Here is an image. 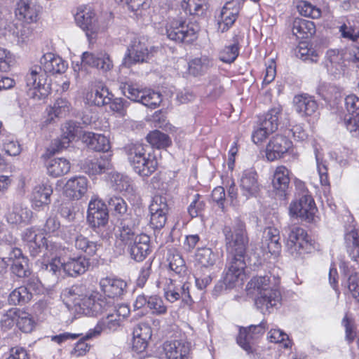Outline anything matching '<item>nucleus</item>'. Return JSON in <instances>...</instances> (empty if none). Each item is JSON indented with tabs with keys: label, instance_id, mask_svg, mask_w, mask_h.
<instances>
[{
	"label": "nucleus",
	"instance_id": "1",
	"mask_svg": "<svg viewBox=\"0 0 359 359\" xmlns=\"http://www.w3.org/2000/svg\"><path fill=\"white\" fill-rule=\"evenodd\" d=\"M227 250L230 255L227 271L223 283L227 288L236 286L243 280L245 268V255L248 244V238L245 224L238 222L233 226H226L223 229Z\"/></svg>",
	"mask_w": 359,
	"mask_h": 359
},
{
	"label": "nucleus",
	"instance_id": "2",
	"mask_svg": "<svg viewBox=\"0 0 359 359\" xmlns=\"http://www.w3.org/2000/svg\"><path fill=\"white\" fill-rule=\"evenodd\" d=\"M279 280L275 276H259L253 277L248 283V289H253L255 305L264 314L270 313L281 301L278 288Z\"/></svg>",
	"mask_w": 359,
	"mask_h": 359
},
{
	"label": "nucleus",
	"instance_id": "3",
	"mask_svg": "<svg viewBox=\"0 0 359 359\" xmlns=\"http://www.w3.org/2000/svg\"><path fill=\"white\" fill-rule=\"evenodd\" d=\"M81 287L73 286L66 292L72 297L75 306H79V310L83 314L90 316H97L104 314V311L110 309L109 299L102 297L98 292H92L88 295L83 296L79 294Z\"/></svg>",
	"mask_w": 359,
	"mask_h": 359
},
{
	"label": "nucleus",
	"instance_id": "4",
	"mask_svg": "<svg viewBox=\"0 0 359 359\" xmlns=\"http://www.w3.org/2000/svg\"><path fill=\"white\" fill-rule=\"evenodd\" d=\"M128 158L136 173L148 177L158 168V162L154 155H146L145 149L141 144H131L128 148Z\"/></svg>",
	"mask_w": 359,
	"mask_h": 359
},
{
	"label": "nucleus",
	"instance_id": "5",
	"mask_svg": "<svg viewBox=\"0 0 359 359\" xmlns=\"http://www.w3.org/2000/svg\"><path fill=\"white\" fill-rule=\"evenodd\" d=\"M29 95L34 99L41 100L48 96L50 92V83L48 76L36 65L30 68L25 78Z\"/></svg>",
	"mask_w": 359,
	"mask_h": 359
},
{
	"label": "nucleus",
	"instance_id": "6",
	"mask_svg": "<svg viewBox=\"0 0 359 359\" xmlns=\"http://www.w3.org/2000/svg\"><path fill=\"white\" fill-rule=\"evenodd\" d=\"M199 31L198 25L179 20H173L165 27V34L168 38L178 43H191L197 38Z\"/></svg>",
	"mask_w": 359,
	"mask_h": 359
},
{
	"label": "nucleus",
	"instance_id": "7",
	"mask_svg": "<svg viewBox=\"0 0 359 359\" xmlns=\"http://www.w3.org/2000/svg\"><path fill=\"white\" fill-rule=\"evenodd\" d=\"M287 250L297 257L312 250V243L306 231L300 227L289 228L285 243Z\"/></svg>",
	"mask_w": 359,
	"mask_h": 359
},
{
	"label": "nucleus",
	"instance_id": "8",
	"mask_svg": "<svg viewBox=\"0 0 359 359\" xmlns=\"http://www.w3.org/2000/svg\"><path fill=\"white\" fill-rule=\"evenodd\" d=\"M121 88L128 99L141 102L148 107L156 108L161 102V95L151 89L140 88L137 85L130 83H124Z\"/></svg>",
	"mask_w": 359,
	"mask_h": 359
},
{
	"label": "nucleus",
	"instance_id": "9",
	"mask_svg": "<svg viewBox=\"0 0 359 359\" xmlns=\"http://www.w3.org/2000/svg\"><path fill=\"white\" fill-rule=\"evenodd\" d=\"M156 286L163 290L164 297L170 302H175L180 299L187 304L191 302L189 283L179 284L171 278L161 277L156 281Z\"/></svg>",
	"mask_w": 359,
	"mask_h": 359
},
{
	"label": "nucleus",
	"instance_id": "10",
	"mask_svg": "<svg viewBox=\"0 0 359 359\" xmlns=\"http://www.w3.org/2000/svg\"><path fill=\"white\" fill-rule=\"evenodd\" d=\"M74 18L77 25L86 32V34L90 41L95 38L96 34L100 31V27L97 22L95 13L91 7L86 5L79 6Z\"/></svg>",
	"mask_w": 359,
	"mask_h": 359
},
{
	"label": "nucleus",
	"instance_id": "11",
	"mask_svg": "<svg viewBox=\"0 0 359 359\" xmlns=\"http://www.w3.org/2000/svg\"><path fill=\"white\" fill-rule=\"evenodd\" d=\"M22 238L33 257L37 256L42 248H45L47 251L55 250L57 252L59 249V245L52 241H48L43 233L33 228L26 229Z\"/></svg>",
	"mask_w": 359,
	"mask_h": 359
},
{
	"label": "nucleus",
	"instance_id": "12",
	"mask_svg": "<svg viewBox=\"0 0 359 359\" xmlns=\"http://www.w3.org/2000/svg\"><path fill=\"white\" fill-rule=\"evenodd\" d=\"M105 316L102 317L97 323L93 329L89 331L84 335L86 339H91L98 337L102 332H116L121 324V320L117 315H115L112 311H104Z\"/></svg>",
	"mask_w": 359,
	"mask_h": 359
},
{
	"label": "nucleus",
	"instance_id": "13",
	"mask_svg": "<svg viewBox=\"0 0 359 359\" xmlns=\"http://www.w3.org/2000/svg\"><path fill=\"white\" fill-rule=\"evenodd\" d=\"M316 212L315 202L310 195H303L297 201L290 204V213L292 216L311 222Z\"/></svg>",
	"mask_w": 359,
	"mask_h": 359
},
{
	"label": "nucleus",
	"instance_id": "14",
	"mask_svg": "<svg viewBox=\"0 0 359 359\" xmlns=\"http://www.w3.org/2000/svg\"><path fill=\"white\" fill-rule=\"evenodd\" d=\"M151 52L148 49V45L145 41L135 39L130 46L128 48L123 65L130 67L132 65L137 62H147L149 59Z\"/></svg>",
	"mask_w": 359,
	"mask_h": 359
},
{
	"label": "nucleus",
	"instance_id": "15",
	"mask_svg": "<svg viewBox=\"0 0 359 359\" xmlns=\"http://www.w3.org/2000/svg\"><path fill=\"white\" fill-rule=\"evenodd\" d=\"M41 10V6L32 0H20L15 13L19 20L32 23L37 21Z\"/></svg>",
	"mask_w": 359,
	"mask_h": 359
},
{
	"label": "nucleus",
	"instance_id": "16",
	"mask_svg": "<svg viewBox=\"0 0 359 359\" xmlns=\"http://www.w3.org/2000/svg\"><path fill=\"white\" fill-rule=\"evenodd\" d=\"M63 271L69 276L84 273L90 266L89 261L83 256L72 257L65 249L63 255Z\"/></svg>",
	"mask_w": 359,
	"mask_h": 359
},
{
	"label": "nucleus",
	"instance_id": "17",
	"mask_svg": "<svg viewBox=\"0 0 359 359\" xmlns=\"http://www.w3.org/2000/svg\"><path fill=\"white\" fill-rule=\"evenodd\" d=\"M292 146V143L286 137L276 135L273 137L266 146V157L273 161L283 156Z\"/></svg>",
	"mask_w": 359,
	"mask_h": 359
},
{
	"label": "nucleus",
	"instance_id": "18",
	"mask_svg": "<svg viewBox=\"0 0 359 359\" xmlns=\"http://www.w3.org/2000/svg\"><path fill=\"white\" fill-rule=\"evenodd\" d=\"M241 194L248 199L256 197L260 191V186L257 180V174L253 170H245L240 180Z\"/></svg>",
	"mask_w": 359,
	"mask_h": 359
},
{
	"label": "nucleus",
	"instance_id": "19",
	"mask_svg": "<svg viewBox=\"0 0 359 359\" xmlns=\"http://www.w3.org/2000/svg\"><path fill=\"white\" fill-rule=\"evenodd\" d=\"M101 291L113 300L115 297H121L126 292L127 283L119 278L105 277L100 279L99 283Z\"/></svg>",
	"mask_w": 359,
	"mask_h": 359
},
{
	"label": "nucleus",
	"instance_id": "20",
	"mask_svg": "<svg viewBox=\"0 0 359 359\" xmlns=\"http://www.w3.org/2000/svg\"><path fill=\"white\" fill-rule=\"evenodd\" d=\"M88 190V180L83 176L72 177L64 187L65 195L73 200L81 198Z\"/></svg>",
	"mask_w": 359,
	"mask_h": 359
},
{
	"label": "nucleus",
	"instance_id": "21",
	"mask_svg": "<svg viewBox=\"0 0 359 359\" xmlns=\"http://www.w3.org/2000/svg\"><path fill=\"white\" fill-rule=\"evenodd\" d=\"M261 248L264 253L277 255L281 249L279 231L273 227L266 228L262 236Z\"/></svg>",
	"mask_w": 359,
	"mask_h": 359
},
{
	"label": "nucleus",
	"instance_id": "22",
	"mask_svg": "<svg viewBox=\"0 0 359 359\" xmlns=\"http://www.w3.org/2000/svg\"><path fill=\"white\" fill-rule=\"evenodd\" d=\"M40 65L41 69L47 74H62L65 72L67 65L59 56L48 53L44 54L40 59Z\"/></svg>",
	"mask_w": 359,
	"mask_h": 359
},
{
	"label": "nucleus",
	"instance_id": "23",
	"mask_svg": "<svg viewBox=\"0 0 359 359\" xmlns=\"http://www.w3.org/2000/svg\"><path fill=\"white\" fill-rule=\"evenodd\" d=\"M240 6L236 1H228L223 6L219 19V28L226 31L235 22L239 13Z\"/></svg>",
	"mask_w": 359,
	"mask_h": 359
},
{
	"label": "nucleus",
	"instance_id": "24",
	"mask_svg": "<svg viewBox=\"0 0 359 359\" xmlns=\"http://www.w3.org/2000/svg\"><path fill=\"white\" fill-rule=\"evenodd\" d=\"M149 237L146 234L138 235L133 244L127 248L130 257L136 262H142L150 252Z\"/></svg>",
	"mask_w": 359,
	"mask_h": 359
},
{
	"label": "nucleus",
	"instance_id": "25",
	"mask_svg": "<svg viewBox=\"0 0 359 359\" xmlns=\"http://www.w3.org/2000/svg\"><path fill=\"white\" fill-rule=\"evenodd\" d=\"M163 350L168 359H184L189 353L190 344L184 339L167 341Z\"/></svg>",
	"mask_w": 359,
	"mask_h": 359
},
{
	"label": "nucleus",
	"instance_id": "26",
	"mask_svg": "<svg viewBox=\"0 0 359 359\" xmlns=\"http://www.w3.org/2000/svg\"><path fill=\"white\" fill-rule=\"evenodd\" d=\"M110 168L111 163L109 159L102 156L88 158L81 165V169L89 175L102 174Z\"/></svg>",
	"mask_w": 359,
	"mask_h": 359
},
{
	"label": "nucleus",
	"instance_id": "27",
	"mask_svg": "<svg viewBox=\"0 0 359 359\" xmlns=\"http://www.w3.org/2000/svg\"><path fill=\"white\" fill-rule=\"evenodd\" d=\"M32 212L22 204H14L8 211L6 217L9 224H27L32 218Z\"/></svg>",
	"mask_w": 359,
	"mask_h": 359
},
{
	"label": "nucleus",
	"instance_id": "28",
	"mask_svg": "<svg viewBox=\"0 0 359 359\" xmlns=\"http://www.w3.org/2000/svg\"><path fill=\"white\" fill-rule=\"evenodd\" d=\"M71 104L65 98H59L55 100L53 106L47 109V117L44 121L45 125H48L55 121L56 118L65 116L71 110Z\"/></svg>",
	"mask_w": 359,
	"mask_h": 359
},
{
	"label": "nucleus",
	"instance_id": "29",
	"mask_svg": "<svg viewBox=\"0 0 359 359\" xmlns=\"http://www.w3.org/2000/svg\"><path fill=\"white\" fill-rule=\"evenodd\" d=\"M294 109L302 116H311L318 109L316 100L308 95H298L294 97Z\"/></svg>",
	"mask_w": 359,
	"mask_h": 359
},
{
	"label": "nucleus",
	"instance_id": "30",
	"mask_svg": "<svg viewBox=\"0 0 359 359\" xmlns=\"http://www.w3.org/2000/svg\"><path fill=\"white\" fill-rule=\"evenodd\" d=\"M327 59L326 67L330 74L335 78L344 76L346 67L341 56L336 50H330L327 52Z\"/></svg>",
	"mask_w": 359,
	"mask_h": 359
},
{
	"label": "nucleus",
	"instance_id": "31",
	"mask_svg": "<svg viewBox=\"0 0 359 359\" xmlns=\"http://www.w3.org/2000/svg\"><path fill=\"white\" fill-rule=\"evenodd\" d=\"M53 194V189L48 184L36 185L32 194V202L33 206L41 208L48 205L50 203V196Z\"/></svg>",
	"mask_w": 359,
	"mask_h": 359
},
{
	"label": "nucleus",
	"instance_id": "32",
	"mask_svg": "<svg viewBox=\"0 0 359 359\" xmlns=\"http://www.w3.org/2000/svg\"><path fill=\"white\" fill-rule=\"evenodd\" d=\"M109 182L114 190L123 192L127 195H133L134 192L132 182L127 176L118 172L109 175Z\"/></svg>",
	"mask_w": 359,
	"mask_h": 359
},
{
	"label": "nucleus",
	"instance_id": "33",
	"mask_svg": "<svg viewBox=\"0 0 359 359\" xmlns=\"http://www.w3.org/2000/svg\"><path fill=\"white\" fill-rule=\"evenodd\" d=\"M83 140L89 148L95 151H107L110 148L109 140L101 134L86 132L83 134Z\"/></svg>",
	"mask_w": 359,
	"mask_h": 359
},
{
	"label": "nucleus",
	"instance_id": "34",
	"mask_svg": "<svg viewBox=\"0 0 359 359\" xmlns=\"http://www.w3.org/2000/svg\"><path fill=\"white\" fill-rule=\"evenodd\" d=\"M316 32L315 24L310 20L295 18L292 23V33L298 39H306Z\"/></svg>",
	"mask_w": 359,
	"mask_h": 359
},
{
	"label": "nucleus",
	"instance_id": "35",
	"mask_svg": "<svg viewBox=\"0 0 359 359\" xmlns=\"http://www.w3.org/2000/svg\"><path fill=\"white\" fill-rule=\"evenodd\" d=\"M70 162L65 158L50 159L47 164V172L53 177H59L70 171Z\"/></svg>",
	"mask_w": 359,
	"mask_h": 359
},
{
	"label": "nucleus",
	"instance_id": "36",
	"mask_svg": "<svg viewBox=\"0 0 359 359\" xmlns=\"http://www.w3.org/2000/svg\"><path fill=\"white\" fill-rule=\"evenodd\" d=\"M290 170L285 166H278L273 173V187L281 192H285L290 185Z\"/></svg>",
	"mask_w": 359,
	"mask_h": 359
},
{
	"label": "nucleus",
	"instance_id": "37",
	"mask_svg": "<svg viewBox=\"0 0 359 359\" xmlns=\"http://www.w3.org/2000/svg\"><path fill=\"white\" fill-rule=\"evenodd\" d=\"M112 97L113 95L109 92L108 88L102 86H98L86 95L88 103L97 106L107 104Z\"/></svg>",
	"mask_w": 359,
	"mask_h": 359
},
{
	"label": "nucleus",
	"instance_id": "38",
	"mask_svg": "<svg viewBox=\"0 0 359 359\" xmlns=\"http://www.w3.org/2000/svg\"><path fill=\"white\" fill-rule=\"evenodd\" d=\"M280 113L279 107L271 109L260 118L259 125L270 133L275 132L278 129Z\"/></svg>",
	"mask_w": 359,
	"mask_h": 359
},
{
	"label": "nucleus",
	"instance_id": "39",
	"mask_svg": "<svg viewBox=\"0 0 359 359\" xmlns=\"http://www.w3.org/2000/svg\"><path fill=\"white\" fill-rule=\"evenodd\" d=\"M48 252H50V255H54V257L51 258L50 261L48 264H44L45 269L51 272L53 275L59 276L61 274L62 271H63V260H61L60 257H63L65 248H62L59 245V249L57 252H55V250Z\"/></svg>",
	"mask_w": 359,
	"mask_h": 359
},
{
	"label": "nucleus",
	"instance_id": "40",
	"mask_svg": "<svg viewBox=\"0 0 359 359\" xmlns=\"http://www.w3.org/2000/svg\"><path fill=\"white\" fill-rule=\"evenodd\" d=\"M74 246L77 250L89 256L95 255L100 248L97 242L90 241L83 235H79L75 238Z\"/></svg>",
	"mask_w": 359,
	"mask_h": 359
},
{
	"label": "nucleus",
	"instance_id": "41",
	"mask_svg": "<svg viewBox=\"0 0 359 359\" xmlns=\"http://www.w3.org/2000/svg\"><path fill=\"white\" fill-rule=\"evenodd\" d=\"M137 236L138 235L135 234L134 230L131 227L122 222L119 227L118 232L116 233V242L119 245L128 248L130 245L134 243Z\"/></svg>",
	"mask_w": 359,
	"mask_h": 359
},
{
	"label": "nucleus",
	"instance_id": "42",
	"mask_svg": "<svg viewBox=\"0 0 359 359\" xmlns=\"http://www.w3.org/2000/svg\"><path fill=\"white\" fill-rule=\"evenodd\" d=\"M348 252L352 259L359 262V235L355 230H352L345 235Z\"/></svg>",
	"mask_w": 359,
	"mask_h": 359
},
{
	"label": "nucleus",
	"instance_id": "43",
	"mask_svg": "<svg viewBox=\"0 0 359 359\" xmlns=\"http://www.w3.org/2000/svg\"><path fill=\"white\" fill-rule=\"evenodd\" d=\"M32 294L25 286H20L13 290L8 297V302L11 305L23 304L32 299Z\"/></svg>",
	"mask_w": 359,
	"mask_h": 359
},
{
	"label": "nucleus",
	"instance_id": "44",
	"mask_svg": "<svg viewBox=\"0 0 359 359\" xmlns=\"http://www.w3.org/2000/svg\"><path fill=\"white\" fill-rule=\"evenodd\" d=\"M254 335L249 330V327H241L236 341L238 344L247 353H250L254 351Z\"/></svg>",
	"mask_w": 359,
	"mask_h": 359
},
{
	"label": "nucleus",
	"instance_id": "45",
	"mask_svg": "<svg viewBox=\"0 0 359 359\" xmlns=\"http://www.w3.org/2000/svg\"><path fill=\"white\" fill-rule=\"evenodd\" d=\"M212 65V60L204 55L192 60L189 62V68L190 73L196 76L205 72Z\"/></svg>",
	"mask_w": 359,
	"mask_h": 359
},
{
	"label": "nucleus",
	"instance_id": "46",
	"mask_svg": "<svg viewBox=\"0 0 359 359\" xmlns=\"http://www.w3.org/2000/svg\"><path fill=\"white\" fill-rule=\"evenodd\" d=\"M196 260L202 267L212 266L216 261V255L208 248H198L196 253Z\"/></svg>",
	"mask_w": 359,
	"mask_h": 359
},
{
	"label": "nucleus",
	"instance_id": "47",
	"mask_svg": "<svg viewBox=\"0 0 359 359\" xmlns=\"http://www.w3.org/2000/svg\"><path fill=\"white\" fill-rule=\"evenodd\" d=\"M147 140L152 147L158 149L165 148L171 143L168 135L158 130H154L149 133L147 136Z\"/></svg>",
	"mask_w": 359,
	"mask_h": 359
},
{
	"label": "nucleus",
	"instance_id": "48",
	"mask_svg": "<svg viewBox=\"0 0 359 359\" xmlns=\"http://www.w3.org/2000/svg\"><path fill=\"white\" fill-rule=\"evenodd\" d=\"M182 6L190 15H201L207 8V0H184Z\"/></svg>",
	"mask_w": 359,
	"mask_h": 359
},
{
	"label": "nucleus",
	"instance_id": "49",
	"mask_svg": "<svg viewBox=\"0 0 359 359\" xmlns=\"http://www.w3.org/2000/svg\"><path fill=\"white\" fill-rule=\"evenodd\" d=\"M341 36L352 42H359V28L348 21L339 27Z\"/></svg>",
	"mask_w": 359,
	"mask_h": 359
},
{
	"label": "nucleus",
	"instance_id": "50",
	"mask_svg": "<svg viewBox=\"0 0 359 359\" xmlns=\"http://www.w3.org/2000/svg\"><path fill=\"white\" fill-rule=\"evenodd\" d=\"M297 9L299 13L305 17L317 19L321 16L320 9L306 1H299Z\"/></svg>",
	"mask_w": 359,
	"mask_h": 359
},
{
	"label": "nucleus",
	"instance_id": "51",
	"mask_svg": "<svg viewBox=\"0 0 359 359\" xmlns=\"http://www.w3.org/2000/svg\"><path fill=\"white\" fill-rule=\"evenodd\" d=\"M79 130V127L76 126V123L73 121H68L64 124L62 128V147H66V144H68L72 140L74 139V137L77 135Z\"/></svg>",
	"mask_w": 359,
	"mask_h": 359
},
{
	"label": "nucleus",
	"instance_id": "52",
	"mask_svg": "<svg viewBox=\"0 0 359 359\" xmlns=\"http://www.w3.org/2000/svg\"><path fill=\"white\" fill-rule=\"evenodd\" d=\"M16 325L20 330L28 333L33 330L34 321L29 313L19 309Z\"/></svg>",
	"mask_w": 359,
	"mask_h": 359
},
{
	"label": "nucleus",
	"instance_id": "53",
	"mask_svg": "<svg viewBox=\"0 0 359 359\" xmlns=\"http://www.w3.org/2000/svg\"><path fill=\"white\" fill-rule=\"evenodd\" d=\"M297 56L302 60H309L311 62H317L318 60V53L306 42H301L297 48Z\"/></svg>",
	"mask_w": 359,
	"mask_h": 359
},
{
	"label": "nucleus",
	"instance_id": "54",
	"mask_svg": "<svg viewBox=\"0 0 359 359\" xmlns=\"http://www.w3.org/2000/svg\"><path fill=\"white\" fill-rule=\"evenodd\" d=\"M170 269L176 273H181L186 269L185 262L182 256L177 252H170L168 257Z\"/></svg>",
	"mask_w": 359,
	"mask_h": 359
},
{
	"label": "nucleus",
	"instance_id": "55",
	"mask_svg": "<svg viewBox=\"0 0 359 359\" xmlns=\"http://www.w3.org/2000/svg\"><path fill=\"white\" fill-rule=\"evenodd\" d=\"M148 308L152 311L155 315H163L167 312V307L164 304L163 300L156 296H150L148 299Z\"/></svg>",
	"mask_w": 359,
	"mask_h": 359
},
{
	"label": "nucleus",
	"instance_id": "56",
	"mask_svg": "<svg viewBox=\"0 0 359 359\" xmlns=\"http://www.w3.org/2000/svg\"><path fill=\"white\" fill-rule=\"evenodd\" d=\"M238 55V46L237 43L226 46L220 52L219 58L226 63L233 62Z\"/></svg>",
	"mask_w": 359,
	"mask_h": 359
},
{
	"label": "nucleus",
	"instance_id": "57",
	"mask_svg": "<svg viewBox=\"0 0 359 359\" xmlns=\"http://www.w3.org/2000/svg\"><path fill=\"white\" fill-rule=\"evenodd\" d=\"M205 208V202L201 199L198 194L194 196L193 201L188 207L189 214L191 217H196L201 215Z\"/></svg>",
	"mask_w": 359,
	"mask_h": 359
},
{
	"label": "nucleus",
	"instance_id": "58",
	"mask_svg": "<svg viewBox=\"0 0 359 359\" xmlns=\"http://www.w3.org/2000/svg\"><path fill=\"white\" fill-rule=\"evenodd\" d=\"M346 115L355 116L359 118V97L355 95H349L345 98Z\"/></svg>",
	"mask_w": 359,
	"mask_h": 359
},
{
	"label": "nucleus",
	"instance_id": "59",
	"mask_svg": "<svg viewBox=\"0 0 359 359\" xmlns=\"http://www.w3.org/2000/svg\"><path fill=\"white\" fill-rule=\"evenodd\" d=\"M14 59L11 53L7 49L0 47V72H6L10 70Z\"/></svg>",
	"mask_w": 359,
	"mask_h": 359
},
{
	"label": "nucleus",
	"instance_id": "60",
	"mask_svg": "<svg viewBox=\"0 0 359 359\" xmlns=\"http://www.w3.org/2000/svg\"><path fill=\"white\" fill-rule=\"evenodd\" d=\"M149 210L150 212L168 213L169 208L166 198L160 195L155 196L149 206Z\"/></svg>",
	"mask_w": 359,
	"mask_h": 359
},
{
	"label": "nucleus",
	"instance_id": "61",
	"mask_svg": "<svg viewBox=\"0 0 359 359\" xmlns=\"http://www.w3.org/2000/svg\"><path fill=\"white\" fill-rule=\"evenodd\" d=\"M269 339L271 342L284 343L285 348H288L291 344L287 334L279 329H271L269 332Z\"/></svg>",
	"mask_w": 359,
	"mask_h": 359
},
{
	"label": "nucleus",
	"instance_id": "62",
	"mask_svg": "<svg viewBox=\"0 0 359 359\" xmlns=\"http://www.w3.org/2000/svg\"><path fill=\"white\" fill-rule=\"evenodd\" d=\"M344 123L353 136L359 138V118L352 115H345Z\"/></svg>",
	"mask_w": 359,
	"mask_h": 359
},
{
	"label": "nucleus",
	"instance_id": "63",
	"mask_svg": "<svg viewBox=\"0 0 359 359\" xmlns=\"http://www.w3.org/2000/svg\"><path fill=\"white\" fill-rule=\"evenodd\" d=\"M12 271L18 277H26L29 276L28 263L27 258L17 259L12 263Z\"/></svg>",
	"mask_w": 359,
	"mask_h": 359
},
{
	"label": "nucleus",
	"instance_id": "64",
	"mask_svg": "<svg viewBox=\"0 0 359 359\" xmlns=\"http://www.w3.org/2000/svg\"><path fill=\"white\" fill-rule=\"evenodd\" d=\"M348 289L352 296L359 302V274H351L348 279Z\"/></svg>",
	"mask_w": 359,
	"mask_h": 359
}]
</instances>
